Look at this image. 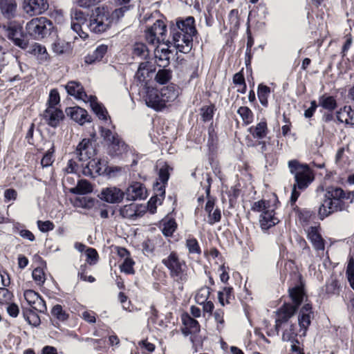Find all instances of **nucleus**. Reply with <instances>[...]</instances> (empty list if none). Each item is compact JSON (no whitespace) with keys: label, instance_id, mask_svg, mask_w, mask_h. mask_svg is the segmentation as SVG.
<instances>
[{"label":"nucleus","instance_id":"obj_1","mask_svg":"<svg viewBox=\"0 0 354 354\" xmlns=\"http://www.w3.org/2000/svg\"><path fill=\"white\" fill-rule=\"evenodd\" d=\"M354 201V192L344 191L340 187H328L324 194V199L319 208L320 219L330 216L334 212L344 210Z\"/></svg>","mask_w":354,"mask_h":354},{"label":"nucleus","instance_id":"obj_2","mask_svg":"<svg viewBox=\"0 0 354 354\" xmlns=\"http://www.w3.org/2000/svg\"><path fill=\"white\" fill-rule=\"evenodd\" d=\"M288 166L290 172L295 178L290 197L291 203H294L300 195V192L297 189L300 190L306 189L314 180V174L307 164H301L297 160L288 161Z\"/></svg>","mask_w":354,"mask_h":354},{"label":"nucleus","instance_id":"obj_3","mask_svg":"<svg viewBox=\"0 0 354 354\" xmlns=\"http://www.w3.org/2000/svg\"><path fill=\"white\" fill-rule=\"evenodd\" d=\"M162 263L169 270V274L172 281L176 283L180 290L189 279V268L184 260L178 257L176 252H171L162 260Z\"/></svg>","mask_w":354,"mask_h":354},{"label":"nucleus","instance_id":"obj_4","mask_svg":"<svg viewBox=\"0 0 354 354\" xmlns=\"http://www.w3.org/2000/svg\"><path fill=\"white\" fill-rule=\"evenodd\" d=\"M289 295L294 303L284 304L277 312V318L276 319L275 330L279 333V328L284 322H286L295 313L297 307L303 301L305 296L304 290L302 286H297L289 289Z\"/></svg>","mask_w":354,"mask_h":354},{"label":"nucleus","instance_id":"obj_5","mask_svg":"<svg viewBox=\"0 0 354 354\" xmlns=\"http://www.w3.org/2000/svg\"><path fill=\"white\" fill-rule=\"evenodd\" d=\"M68 95L74 96L77 100L84 102H89L94 113L101 120H106L107 111L106 109L97 101V97L93 95H88L84 91L82 84L76 81H71L65 86Z\"/></svg>","mask_w":354,"mask_h":354},{"label":"nucleus","instance_id":"obj_6","mask_svg":"<svg viewBox=\"0 0 354 354\" xmlns=\"http://www.w3.org/2000/svg\"><path fill=\"white\" fill-rule=\"evenodd\" d=\"M112 24L111 13L104 7H97L92 10L86 26L91 32L102 33L109 30Z\"/></svg>","mask_w":354,"mask_h":354},{"label":"nucleus","instance_id":"obj_7","mask_svg":"<svg viewBox=\"0 0 354 354\" xmlns=\"http://www.w3.org/2000/svg\"><path fill=\"white\" fill-rule=\"evenodd\" d=\"M185 28H184L185 34L183 39H179L178 33L175 32L174 33V39L169 41L173 44L175 48L183 53H188L192 48L193 43V36L196 33V30L194 26V18L193 17H187Z\"/></svg>","mask_w":354,"mask_h":354},{"label":"nucleus","instance_id":"obj_8","mask_svg":"<svg viewBox=\"0 0 354 354\" xmlns=\"http://www.w3.org/2000/svg\"><path fill=\"white\" fill-rule=\"evenodd\" d=\"M53 23L46 17H37L26 24L27 34L35 39H43L50 35Z\"/></svg>","mask_w":354,"mask_h":354},{"label":"nucleus","instance_id":"obj_9","mask_svg":"<svg viewBox=\"0 0 354 354\" xmlns=\"http://www.w3.org/2000/svg\"><path fill=\"white\" fill-rule=\"evenodd\" d=\"M166 25L162 20H156V22L145 32L147 41L151 44H155L165 40Z\"/></svg>","mask_w":354,"mask_h":354},{"label":"nucleus","instance_id":"obj_10","mask_svg":"<svg viewBox=\"0 0 354 354\" xmlns=\"http://www.w3.org/2000/svg\"><path fill=\"white\" fill-rule=\"evenodd\" d=\"M21 7L24 12L32 17L44 13L48 8L47 0H22Z\"/></svg>","mask_w":354,"mask_h":354},{"label":"nucleus","instance_id":"obj_11","mask_svg":"<svg viewBox=\"0 0 354 354\" xmlns=\"http://www.w3.org/2000/svg\"><path fill=\"white\" fill-rule=\"evenodd\" d=\"M144 97L147 106L156 111H160L165 107L160 92L153 87L146 88V95Z\"/></svg>","mask_w":354,"mask_h":354},{"label":"nucleus","instance_id":"obj_12","mask_svg":"<svg viewBox=\"0 0 354 354\" xmlns=\"http://www.w3.org/2000/svg\"><path fill=\"white\" fill-rule=\"evenodd\" d=\"M125 193L117 187H109L102 189L100 198L109 203H119L122 201Z\"/></svg>","mask_w":354,"mask_h":354},{"label":"nucleus","instance_id":"obj_13","mask_svg":"<svg viewBox=\"0 0 354 354\" xmlns=\"http://www.w3.org/2000/svg\"><path fill=\"white\" fill-rule=\"evenodd\" d=\"M313 317L312 306L309 304H306L301 308L298 315V323L300 327L299 331L301 335L305 336L307 329L310 324Z\"/></svg>","mask_w":354,"mask_h":354},{"label":"nucleus","instance_id":"obj_14","mask_svg":"<svg viewBox=\"0 0 354 354\" xmlns=\"http://www.w3.org/2000/svg\"><path fill=\"white\" fill-rule=\"evenodd\" d=\"M93 154V149L90 139H83L73 152V157L80 161H86Z\"/></svg>","mask_w":354,"mask_h":354},{"label":"nucleus","instance_id":"obj_15","mask_svg":"<svg viewBox=\"0 0 354 354\" xmlns=\"http://www.w3.org/2000/svg\"><path fill=\"white\" fill-rule=\"evenodd\" d=\"M64 115L57 106H48L43 113L45 122L52 127H56L63 120Z\"/></svg>","mask_w":354,"mask_h":354},{"label":"nucleus","instance_id":"obj_16","mask_svg":"<svg viewBox=\"0 0 354 354\" xmlns=\"http://www.w3.org/2000/svg\"><path fill=\"white\" fill-rule=\"evenodd\" d=\"M127 196V199L129 201H136L145 199L147 197L146 188L140 183H133L124 192Z\"/></svg>","mask_w":354,"mask_h":354},{"label":"nucleus","instance_id":"obj_17","mask_svg":"<svg viewBox=\"0 0 354 354\" xmlns=\"http://www.w3.org/2000/svg\"><path fill=\"white\" fill-rule=\"evenodd\" d=\"M307 237L313 244L315 250H316L317 252H323L324 250V241L319 232V227H310L307 230Z\"/></svg>","mask_w":354,"mask_h":354},{"label":"nucleus","instance_id":"obj_18","mask_svg":"<svg viewBox=\"0 0 354 354\" xmlns=\"http://www.w3.org/2000/svg\"><path fill=\"white\" fill-rule=\"evenodd\" d=\"M279 222V220L274 216L273 209L269 208L266 211H263L259 216L260 226L263 230H268Z\"/></svg>","mask_w":354,"mask_h":354},{"label":"nucleus","instance_id":"obj_19","mask_svg":"<svg viewBox=\"0 0 354 354\" xmlns=\"http://www.w3.org/2000/svg\"><path fill=\"white\" fill-rule=\"evenodd\" d=\"M337 120L346 125L354 126V109L351 106H344L336 112Z\"/></svg>","mask_w":354,"mask_h":354},{"label":"nucleus","instance_id":"obj_20","mask_svg":"<svg viewBox=\"0 0 354 354\" xmlns=\"http://www.w3.org/2000/svg\"><path fill=\"white\" fill-rule=\"evenodd\" d=\"M66 113L72 120L81 125L89 121L87 111L79 106L68 107L66 109Z\"/></svg>","mask_w":354,"mask_h":354},{"label":"nucleus","instance_id":"obj_21","mask_svg":"<svg viewBox=\"0 0 354 354\" xmlns=\"http://www.w3.org/2000/svg\"><path fill=\"white\" fill-rule=\"evenodd\" d=\"M8 37L19 48L25 49L28 47L27 41L21 38L22 32L21 27L16 26L9 27L8 28Z\"/></svg>","mask_w":354,"mask_h":354},{"label":"nucleus","instance_id":"obj_22","mask_svg":"<svg viewBox=\"0 0 354 354\" xmlns=\"http://www.w3.org/2000/svg\"><path fill=\"white\" fill-rule=\"evenodd\" d=\"M28 52L35 56L40 64L47 62L50 59V56L46 47L40 44H33L30 46Z\"/></svg>","mask_w":354,"mask_h":354},{"label":"nucleus","instance_id":"obj_23","mask_svg":"<svg viewBox=\"0 0 354 354\" xmlns=\"http://www.w3.org/2000/svg\"><path fill=\"white\" fill-rule=\"evenodd\" d=\"M158 187L155 196H152L148 202L147 209L151 214H154L156 211V203L158 202L161 204L165 194V186H161L158 183H156Z\"/></svg>","mask_w":354,"mask_h":354},{"label":"nucleus","instance_id":"obj_24","mask_svg":"<svg viewBox=\"0 0 354 354\" xmlns=\"http://www.w3.org/2000/svg\"><path fill=\"white\" fill-rule=\"evenodd\" d=\"M107 45H99L92 53H90L85 57V62L88 64H92L96 62L101 61L107 53Z\"/></svg>","mask_w":354,"mask_h":354},{"label":"nucleus","instance_id":"obj_25","mask_svg":"<svg viewBox=\"0 0 354 354\" xmlns=\"http://www.w3.org/2000/svg\"><path fill=\"white\" fill-rule=\"evenodd\" d=\"M17 6L15 0H0V10L6 18L14 17Z\"/></svg>","mask_w":354,"mask_h":354},{"label":"nucleus","instance_id":"obj_26","mask_svg":"<svg viewBox=\"0 0 354 354\" xmlns=\"http://www.w3.org/2000/svg\"><path fill=\"white\" fill-rule=\"evenodd\" d=\"M120 215L124 218L135 219L141 216V212L138 211V207L135 203H131L121 207L119 209Z\"/></svg>","mask_w":354,"mask_h":354},{"label":"nucleus","instance_id":"obj_27","mask_svg":"<svg viewBox=\"0 0 354 354\" xmlns=\"http://www.w3.org/2000/svg\"><path fill=\"white\" fill-rule=\"evenodd\" d=\"M127 145L120 137L111 144H109L108 152L111 156H120L127 151Z\"/></svg>","mask_w":354,"mask_h":354},{"label":"nucleus","instance_id":"obj_28","mask_svg":"<svg viewBox=\"0 0 354 354\" xmlns=\"http://www.w3.org/2000/svg\"><path fill=\"white\" fill-rule=\"evenodd\" d=\"M340 290L339 281L334 278H330L322 289V294L329 297L334 295H338Z\"/></svg>","mask_w":354,"mask_h":354},{"label":"nucleus","instance_id":"obj_29","mask_svg":"<svg viewBox=\"0 0 354 354\" xmlns=\"http://www.w3.org/2000/svg\"><path fill=\"white\" fill-rule=\"evenodd\" d=\"M319 106L324 109L332 112L337 107V100L335 97L324 94L319 97Z\"/></svg>","mask_w":354,"mask_h":354},{"label":"nucleus","instance_id":"obj_30","mask_svg":"<svg viewBox=\"0 0 354 354\" xmlns=\"http://www.w3.org/2000/svg\"><path fill=\"white\" fill-rule=\"evenodd\" d=\"M160 95L166 106V103L173 102L177 98L178 92L174 85H169L161 89Z\"/></svg>","mask_w":354,"mask_h":354},{"label":"nucleus","instance_id":"obj_31","mask_svg":"<svg viewBox=\"0 0 354 354\" xmlns=\"http://www.w3.org/2000/svg\"><path fill=\"white\" fill-rule=\"evenodd\" d=\"M168 48H162L155 51L156 62L160 67H166L169 64V54Z\"/></svg>","mask_w":354,"mask_h":354},{"label":"nucleus","instance_id":"obj_32","mask_svg":"<svg viewBox=\"0 0 354 354\" xmlns=\"http://www.w3.org/2000/svg\"><path fill=\"white\" fill-rule=\"evenodd\" d=\"M249 131L254 138L262 139L268 133L267 123L265 121L259 122L255 127H251Z\"/></svg>","mask_w":354,"mask_h":354},{"label":"nucleus","instance_id":"obj_33","mask_svg":"<svg viewBox=\"0 0 354 354\" xmlns=\"http://www.w3.org/2000/svg\"><path fill=\"white\" fill-rule=\"evenodd\" d=\"M183 324L186 327L184 331L185 335L196 333L200 330V325L198 322L189 315H186L183 318Z\"/></svg>","mask_w":354,"mask_h":354},{"label":"nucleus","instance_id":"obj_34","mask_svg":"<svg viewBox=\"0 0 354 354\" xmlns=\"http://www.w3.org/2000/svg\"><path fill=\"white\" fill-rule=\"evenodd\" d=\"M185 246L189 254L198 255L201 254V249L197 239L192 236H189L186 239Z\"/></svg>","mask_w":354,"mask_h":354},{"label":"nucleus","instance_id":"obj_35","mask_svg":"<svg viewBox=\"0 0 354 354\" xmlns=\"http://www.w3.org/2000/svg\"><path fill=\"white\" fill-rule=\"evenodd\" d=\"M93 191L91 183L86 180H81L77 186L71 189V192L78 194H86Z\"/></svg>","mask_w":354,"mask_h":354},{"label":"nucleus","instance_id":"obj_36","mask_svg":"<svg viewBox=\"0 0 354 354\" xmlns=\"http://www.w3.org/2000/svg\"><path fill=\"white\" fill-rule=\"evenodd\" d=\"M154 71L155 68L149 62H144L140 64L136 75L140 80L142 77L145 79L146 77H149V73Z\"/></svg>","mask_w":354,"mask_h":354},{"label":"nucleus","instance_id":"obj_37","mask_svg":"<svg viewBox=\"0 0 354 354\" xmlns=\"http://www.w3.org/2000/svg\"><path fill=\"white\" fill-rule=\"evenodd\" d=\"M187 18L185 19L177 20L176 24H171L170 26V33L171 35V39H174V33L175 32H178L179 35V39H182L184 37V34H185L184 28H185Z\"/></svg>","mask_w":354,"mask_h":354},{"label":"nucleus","instance_id":"obj_38","mask_svg":"<svg viewBox=\"0 0 354 354\" xmlns=\"http://www.w3.org/2000/svg\"><path fill=\"white\" fill-rule=\"evenodd\" d=\"M132 54L133 57H137L145 59L149 56V50L145 44L136 43L133 47Z\"/></svg>","mask_w":354,"mask_h":354},{"label":"nucleus","instance_id":"obj_39","mask_svg":"<svg viewBox=\"0 0 354 354\" xmlns=\"http://www.w3.org/2000/svg\"><path fill=\"white\" fill-rule=\"evenodd\" d=\"M172 77V71L170 69L162 68L160 69L155 77V80L160 84H167Z\"/></svg>","mask_w":354,"mask_h":354},{"label":"nucleus","instance_id":"obj_40","mask_svg":"<svg viewBox=\"0 0 354 354\" xmlns=\"http://www.w3.org/2000/svg\"><path fill=\"white\" fill-rule=\"evenodd\" d=\"M270 93V88L263 84H260L258 87L257 95L259 99L260 103L264 106L268 105V98Z\"/></svg>","mask_w":354,"mask_h":354},{"label":"nucleus","instance_id":"obj_41","mask_svg":"<svg viewBox=\"0 0 354 354\" xmlns=\"http://www.w3.org/2000/svg\"><path fill=\"white\" fill-rule=\"evenodd\" d=\"M234 298L232 288H224L223 291L218 292V300L222 306H225V303L229 304L230 300Z\"/></svg>","mask_w":354,"mask_h":354},{"label":"nucleus","instance_id":"obj_42","mask_svg":"<svg viewBox=\"0 0 354 354\" xmlns=\"http://www.w3.org/2000/svg\"><path fill=\"white\" fill-rule=\"evenodd\" d=\"M210 295V288L203 286L198 289L195 295V301L198 304H203L207 301Z\"/></svg>","mask_w":354,"mask_h":354},{"label":"nucleus","instance_id":"obj_43","mask_svg":"<svg viewBox=\"0 0 354 354\" xmlns=\"http://www.w3.org/2000/svg\"><path fill=\"white\" fill-rule=\"evenodd\" d=\"M100 135L103 140L107 142L108 145L120 138L117 133L104 127L101 128Z\"/></svg>","mask_w":354,"mask_h":354},{"label":"nucleus","instance_id":"obj_44","mask_svg":"<svg viewBox=\"0 0 354 354\" xmlns=\"http://www.w3.org/2000/svg\"><path fill=\"white\" fill-rule=\"evenodd\" d=\"M24 317L28 323L32 326H37L40 324L41 320L39 315L33 310H28L24 312Z\"/></svg>","mask_w":354,"mask_h":354},{"label":"nucleus","instance_id":"obj_45","mask_svg":"<svg viewBox=\"0 0 354 354\" xmlns=\"http://www.w3.org/2000/svg\"><path fill=\"white\" fill-rule=\"evenodd\" d=\"M238 114L241 116L243 122L246 124H250L253 120V113L252 111L247 106H241L237 111Z\"/></svg>","mask_w":354,"mask_h":354},{"label":"nucleus","instance_id":"obj_46","mask_svg":"<svg viewBox=\"0 0 354 354\" xmlns=\"http://www.w3.org/2000/svg\"><path fill=\"white\" fill-rule=\"evenodd\" d=\"M297 335V332L296 326L293 324H290L285 329L282 335V339L283 341L293 342L295 339Z\"/></svg>","mask_w":354,"mask_h":354},{"label":"nucleus","instance_id":"obj_47","mask_svg":"<svg viewBox=\"0 0 354 354\" xmlns=\"http://www.w3.org/2000/svg\"><path fill=\"white\" fill-rule=\"evenodd\" d=\"M51 314L59 321H65L68 319V315L63 310L61 305L57 304L51 310Z\"/></svg>","mask_w":354,"mask_h":354},{"label":"nucleus","instance_id":"obj_48","mask_svg":"<svg viewBox=\"0 0 354 354\" xmlns=\"http://www.w3.org/2000/svg\"><path fill=\"white\" fill-rule=\"evenodd\" d=\"M133 265L134 261L129 257H127L120 266V270L127 274H133Z\"/></svg>","mask_w":354,"mask_h":354},{"label":"nucleus","instance_id":"obj_49","mask_svg":"<svg viewBox=\"0 0 354 354\" xmlns=\"http://www.w3.org/2000/svg\"><path fill=\"white\" fill-rule=\"evenodd\" d=\"M55 151V148L53 145L52 147L48 150L46 154L44 156L41 160V165L43 167H46L50 166L54 161L53 159V153Z\"/></svg>","mask_w":354,"mask_h":354},{"label":"nucleus","instance_id":"obj_50","mask_svg":"<svg viewBox=\"0 0 354 354\" xmlns=\"http://www.w3.org/2000/svg\"><path fill=\"white\" fill-rule=\"evenodd\" d=\"M71 22L84 24L86 25V18L85 14L79 10H74L71 12Z\"/></svg>","mask_w":354,"mask_h":354},{"label":"nucleus","instance_id":"obj_51","mask_svg":"<svg viewBox=\"0 0 354 354\" xmlns=\"http://www.w3.org/2000/svg\"><path fill=\"white\" fill-rule=\"evenodd\" d=\"M24 297L30 306H31L40 297L39 295L32 290H25Z\"/></svg>","mask_w":354,"mask_h":354},{"label":"nucleus","instance_id":"obj_52","mask_svg":"<svg viewBox=\"0 0 354 354\" xmlns=\"http://www.w3.org/2000/svg\"><path fill=\"white\" fill-rule=\"evenodd\" d=\"M176 229V222L174 220H169L164 223L162 233L167 236H170L173 234Z\"/></svg>","mask_w":354,"mask_h":354},{"label":"nucleus","instance_id":"obj_53","mask_svg":"<svg viewBox=\"0 0 354 354\" xmlns=\"http://www.w3.org/2000/svg\"><path fill=\"white\" fill-rule=\"evenodd\" d=\"M214 115V106H203L201 109V115L202 117V120L204 122L209 121L212 119Z\"/></svg>","mask_w":354,"mask_h":354},{"label":"nucleus","instance_id":"obj_54","mask_svg":"<svg viewBox=\"0 0 354 354\" xmlns=\"http://www.w3.org/2000/svg\"><path fill=\"white\" fill-rule=\"evenodd\" d=\"M32 278L35 281L39 284H43L45 281V274L42 268H36L32 271Z\"/></svg>","mask_w":354,"mask_h":354},{"label":"nucleus","instance_id":"obj_55","mask_svg":"<svg viewBox=\"0 0 354 354\" xmlns=\"http://www.w3.org/2000/svg\"><path fill=\"white\" fill-rule=\"evenodd\" d=\"M224 312L222 309H217L214 313V317L217 323L216 328L221 330L224 328Z\"/></svg>","mask_w":354,"mask_h":354},{"label":"nucleus","instance_id":"obj_56","mask_svg":"<svg viewBox=\"0 0 354 354\" xmlns=\"http://www.w3.org/2000/svg\"><path fill=\"white\" fill-rule=\"evenodd\" d=\"M13 295L6 288H0V304H9L12 300Z\"/></svg>","mask_w":354,"mask_h":354},{"label":"nucleus","instance_id":"obj_57","mask_svg":"<svg viewBox=\"0 0 354 354\" xmlns=\"http://www.w3.org/2000/svg\"><path fill=\"white\" fill-rule=\"evenodd\" d=\"M269 208H270V203L268 201H263V200L259 201L254 203V204L252 207V209L253 211L261 212V213L263 211H266Z\"/></svg>","mask_w":354,"mask_h":354},{"label":"nucleus","instance_id":"obj_58","mask_svg":"<svg viewBox=\"0 0 354 354\" xmlns=\"http://www.w3.org/2000/svg\"><path fill=\"white\" fill-rule=\"evenodd\" d=\"M60 97L58 91L56 89H52L49 94L48 100V106L57 105L59 103Z\"/></svg>","mask_w":354,"mask_h":354},{"label":"nucleus","instance_id":"obj_59","mask_svg":"<svg viewBox=\"0 0 354 354\" xmlns=\"http://www.w3.org/2000/svg\"><path fill=\"white\" fill-rule=\"evenodd\" d=\"M30 307L39 313H45L47 310L46 303L41 297Z\"/></svg>","mask_w":354,"mask_h":354},{"label":"nucleus","instance_id":"obj_60","mask_svg":"<svg viewBox=\"0 0 354 354\" xmlns=\"http://www.w3.org/2000/svg\"><path fill=\"white\" fill-rule=\"evenodd\" d=\"M169 167L168 165H165L162 166L159 170V180L162 183L165 184L169 180Z\"/></svg>","mask_w":354,"mask_h":354},{"label":"nucleus","instance_id":"obj_61","mask_svg":"<svg viewBox=\"0 0 354 354\" xmlns=\"http://www.w3.org/2000/svg\"><path fill=\"white\" fill-rule=\"evenodd\" d=\"M86 255L87 257L86 261L90 264L95 263L97 260L98 254L94 248H88L86 250Z\"/></svg>","mask_w":354,"mask_h":354},{"label":"nucleus","instance_id":"obj_62","mask_svg":"<svg viewBox=\"0 0 354 354\" xmlns=\"http://www.w3.org/2000/svg\"><path fill=\"white\" fill-rule=\"evenodd\" d=\"M37 226L40 231L43 232H46L50 230H53L54 228L53 223L50 221H37Z\"/></svg>","mask_w":354,"mask_h":354},{"label":"nucleus","instance_id":"obj_63","mask_svg":"<svg viewBox=\"0 0 354 354\" xmlns=\"http://www.w3.org/2000/svg\"><path fill=\"white\" fill-rule=\"evenodd\" d=\"M130 6H124L119 8L115 9L113 12L111 14V17L112 18V20L113 19H120L122 17L124 16V12H126L127 10H129Z\"/></svg>","mask_w":354,"mask_h":354},{"label":"nucleus","instance_id":"obj_64","mask_svg":"<svg viewBox=\"0 0 354 354\" xmlns=\"http://www.w3.org/2000/svg\"><path fill=\"white\" fill-rule=\"evenodd\" d=\"M346 274L350 285L351 288L354 290V265L351 262H349V263L348 264L346 269Z\"/></svg>","mask_w":354,"mask_h":354}]
</instances>
